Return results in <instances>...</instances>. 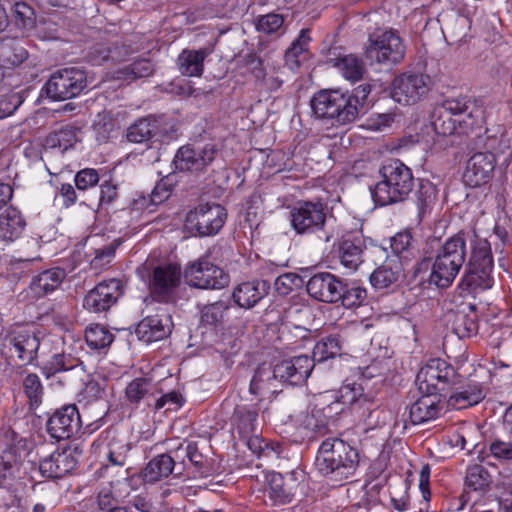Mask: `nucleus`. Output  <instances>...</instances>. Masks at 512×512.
<instances>
[{
	"label": "nucleus",
	"mask_w": 512,
	"mask_h": 512,
	"mask_svg": "<svg viewBox=\"0 0 512 512\" xmlns=\"http://www.w3.org/2000/svg\"><path fill=\"white\" fill-rule=\"evenodd\" d=\"M174 182L171 175H167L160 179L151 193L146 197L144 195L134 200L137 209L147 208L150 204L158 205L166 201L173 190Z\"/></svg>",
	"instance_id": "obj_38"
},
{
	"label": "nucleus",
	"mask_w": 512,
	"mask_h": 512,
	"mask_svg": "<svg viewBox=\"0 0 512 512\" xmlns=\"http://www.w3.org/2000/svg\"><path fill=\"white\" fill-rule=\"evenodd\" d=\"M154 72V65L149 59H137L132 63L123 66L115 72L118 80L134 81L139 78L148 77Z\"/></svg>",
	"instance_id": "obj_48"
},
{
	"label": "nucleus",
	"mask_w": 512,
	"mask_h": 512,
	"mask_svg": "<svg viewBox=\"0 0 512 512\" xmlns=\"http://www.w3.org/2000/svg\"><path fill=\"white\" fill-rule=\"evenodd\" d=\"M365 248V241L362 237L343 238L337 249L340 263L351 271L357 270L363 262Z\"/></svg>",
	"instance_id": "obj_31"
},
{
	"label": "nucleus",
	"mask_w": 512,
	"mask_h": 512,
	"mask_svg": "<svg viewBox=\"0 0 512 512\" xmlns=\"http://www.w3.org/2000/svg\"><path fill=\"white\" fill-rule=\"evenodd\" d=\"M125 54L126 50L123 46L117 44H97L91 51V59L96 64H101L106 61L118 62L123 60Z\"/></svg>",
	"instance_id": "obj_55"
},
{
	"label": "nucleus",
	"mask_w": 512,
	"mask_h": 512,
	"mask_svg": "<svg viewBox=\"0 0 512 512\" xmlns=\"http://www.w3.org/2000/svg\"><path fill=\"white\" fill-rule=\"evenodd\" d=\"M304 285L303 278L294 272L279 275L274 281V289L279 296H287Z\"/></svg>",
	"instance_id": "obj_59"
},
{
	"label": "nucleus",
	"mask_w": 512,
	"mask_h": 512,
	"mask_svg": "<svg viewBox=\"0 0 512 512\" xmlns=\"http://www.w3.org/2000/svg\"><path fill=\"white\" fill-rule=\"evenodd\" d=\"M489 456L501 464L512 463V438L504 440L495 437L488 444Z\"/></svg>",
	"instance_id": "obj_58"
},
{
	"label": "nucleus",
	"mask_w": 512,
	"mask_h": 512,
	"mask_svg": "<svg viewBox=\"0 0 512 512\" xmlns=\"http://www.w3.org/2000/svg\"><path fill=\"white\" fill-rule=\"evenodd\" d=\"M381 180L371 189L378 206L404 202L414 187L412 170L400 160H390L379 170Z\"/></svg>",
	"instance_id": "obj_4"
},
{
	"label": "nucleus",
	"mask_w": 512,
	"mask_h": 512,
	"mask_svg": "<svg viewBox=\"0 0 512 512\" xmlns=\"http://www.w3.org/2000/svg\"><path fill=\"white\" fill-rule=\"evenodd\" d=\"M230 304L226 300L204 305L200 311V322L204 326L212 328L222 327L228 317Z\"/></svg>",
	"instance_id": "obj_40"
},
{
	"label": "nucleus",
	"mask_w": 512,
	"mask_h": 512,
	"mask_svg": "<svg viewBox=\"0 0 512 512\" xmlns=\"http://www.w3.org/2000/svg\"><path fill=\"white\" fill-rule=\"evenodd\" d=\"M359 465V450L338 437L323 440L315 458L316 470L322 476L339 482L353 477Z\"/></svg>",
	"instance_id": "obj_3"
},
{
	"label": "nucleus",
	"mask_w": 512,
	"mask_h": 512,
	"mask_svg": "<svg viewBox=\"0 0 512 512\" xmlns=\"http://www.w3.org/2000/svg\"><path fill=\"white\" fill-rule=\"evenodd\" d=\"M390 248L400 260L410 261L415 257L417 248L413 233L410 229H404L396 233L390 239Z\"/></svg>",
	"instance_id": "obj_42"
},
{
	"label": "nucleus",
	"mask_w": 512,
	"mask_h": 512,
	"mask_svg": "<svg viewBox=\"0 0 512 512\" xmlns=\"http://www.w3.org/2000/svg\"><path fill=\"white\" fill-rule=\"evenodd\" d=\"M124 294V285L118 278L106 279L89 290L83 299V308L90 313L109 311Z\"/></svg>",
	"instance_id": "obj_15"
},
{
	"label": "nucleus",
	"mask_w": 512,
	"mask_h": 512,
	"mask_svg": "<svg viewBox=\"0 0 512 512\" xmlns=\"http://www.w3.org/2000/svg\"><path fill=\"white\" fill-rule=\"evenodd\" d=\"M339 401L361 412L362 417H371L376 411L374 401L363 393V387L358 383L343 385L339 389Z\"/></svg>",
	"instance_id": "obj_29"
},
{
	"label": "nucleus",
	"mask_w": 512,
	"mask_h": 512,
	"mask_svg": "<svg viewBox=\"0 0 512 512\" xmlns=\"http://www.w3.org/2000/svg\"><path fill=\"white\" fill-rule=\"evenodd\" d=\"M275 379H277L275 366L271 368L266 364H261L255 370L249 390L254 395H264L265 393L274 392L270 386L271 382Z\"/></svg>",
	"instance_id": "obj_49"
},
{
	"label": "nucleus",
	"mask_w": 512,
	"mask_h": 512,
	"mask_svg": "<svg viewBox=\"0 0 512 512\" xmlns=\"http://www.w3.org/2000/svg\"><path fill=\"white\" fill-rule=\"evenodd\" d=\"M356 100H351L348 92H339L335 112L331 119L332 126H343L353 123L359 116Z\"/></svg>",
	"instance_id": "obj_37"
},
{
	"label": "nucleus",
	"mask_w": 512,
	"mask_h": 512,
	"mask_svg": "<svg viewBox=\"0 0 512 512\" xmlns=\"http://www.w3.org/2000/svg\"><path fill=\"white\" fill-rule=\"evenodd\" d=\"M339 92L340 90H321L313 95L310 106L317 118L331 121Z\"/></svg>",
	"instance_id": "obj_36"
},
{
	"label": "nucleus",
	"mask_w": 512,
	"mask_h": 512,
	"mask_svg": "<svg viewBox=\"0 0 512 512\" xmlns=\"http://www.w3.org/2000/svg\"><path fill=\"white\" fill-rule=\"evenodd\" d=\"M484 398L479 385H468L461 391L454 392L447 400V406L451 409L461 410L478 404Z\"/></svg>",
	"instance_id": "obj_46"
},
{
	"label": "nucleus",
	"mask_w": 512,
	"mask_h": 512,
	"mask_svg": "<svg viewBox=\"0 0 512 512\" xmlns=\"http://www.w3.org/2000/svg\"><path fill=\"white\" fill-rule=\"evenodd\" d=\"M24 393L32 408H37L42 403L44 387L40 377L36 373H29L23 379Z\"/></svg>",
	"instance_id": "obj_57"
},
{
	"label": "nucleus",
	"mask_w": 512,
	"mask_h": 512,
	"mask_svg": "<svg viewBox=\"0 0 512 512\" xmlns=\"http://www.w3.org/2000/svg\"><path fill=\"white\" fill-rule=\"evenodd\" d=\"M366 298L367 291L365 288L356 283H343L339 301L344 307L349 309L359 307L365 302Z\"/></svg>",
	"instance_id": "obj_56"
},
{
	"label": "nucleus",
	"mask_w": 512,
	"mask_h": 512,
	"mask_svg": "<svg viewBox=\"0 0 512 512\" xmlns=\"http://www.w3.org/2000/svg\"><path fill=\"white\" fill-rule=\"evenodd\" d=\"M227 218L226 209L220 204H200L186 215V227L195 235L205 237L217 234Z\"/></svg>",
	"instance_id": "obj_12"
},
{
	"label": "nucleus",
	"mask_w": 512,
	"mask_h": 512,
	"mask_svg": "<svg viewBox=\"0 0 512 512\" xmlns=\"http://www.w3.org/2000/svg\"><path fill=\"white\" fill-rule=\"evenodd\" d=\"M400 276V267L385 262L370 275V283L375 289L382 290L396 283Z\"/></svg>",
	"instance_id": "obj_51"
},
{
	"label": "nucleus",
	"mask_w": 512,
	"mask_h": 512,
	"mask_svg": "<svg viewBox=\"0 0 512 512\" xmlns=\"http://www.w3.org/2000/svg\"><path fill=\"white\" fill-rule=\"evenodd\" d=\"M87 87V74L79 67H65L54 72L47 83L45 91L53 100H66L81 94Z\"/></svg>",
	"instance_id": "obj_10"
},
{
	"label": "nucleus",
	"mask_w": 512,
	"mask_h": 512,
	"mask_svg": "<svg viewBox=\"0 0 512 512\" xmlns=\"http://www.w3.org/2000/svg\"><path fill=\"white\" fill-rule=\"evenodd\" d=\"M82 420L75 404L64 405L48 418L47 433L51 438L61 441L70 439L81 428Z\"/></svg>",
	"instance_id": "obj_18"
},
{
	"label": "nucleus",
	"mask_w": 512,
	"mask_h": 512,
	"mask_svg": "<svg viewBox=\"0 0 512 512\" xmlns=\"http://www.w3.org/2000/svg\"><path fill=\"white\" fill-rule=\"evenodd\" d=\"M99 180L98 171L93 168H84L74 176V183L78 191H86L96 186Z\"/></svg>",
	"instance_id": "obj_64"
},
{
	"label": "nucleus",
	"mask_w": 512,
	"mask_h": 512,
	"mask_svg": "<svg viewBox=\"0 0 512 512\" xmlns=\"http://www.w3.org/2000/svg\"><path fill=\"white\" fill-rule=\"evenodd\" d=\"M343 282L330 272L313 274L306 284L307 293L314 299L326 303H336L340 299Z\"/></svg>",
	"instance_id": "obj_24"
},
{
	"label": "nucleus",
	"mask_w": 512,
	"mask_h": 512,
	"mask_svg": "<svg viewBox=\"0 0 512 512\" xmlns=\"http://www.w3.org/2000/svg\"><path fill=\"white\" fill-rule=\"evenodd\" d=\"M217 153L218 149L213 143L187 144L177 150L173 164L181 172H200L214 161Z\"/></svg>",
	"instance_id": "obj_17"
},
{
	"label": "nucleus",
	"mask_w": 512,
	"mask_h": 512,
	"mask_svg": "<svg viewBox=\"0 0 512 512\" xmlns=\"http://www.w3.org/2000/svg\"><path fill=\"white\" fill-rule=\"evenodd\" d=\"M314 369V360L303 354L284 359L275 365L276 378L292 386L305 383Z\"/></svg>",
	"instance_id": "obj_22"
},
{
	"label": "nucleus",
	"mask_w": 512,
	"mask_h": 512,
	"mask_svg": "<svg viewBox=\"0 0 512 512\" xmlns=\"http://www.w3.org/2000/svg\"><path fill=\"white\" fill-rule=\"evenodd\" d=\"M303 424L306 429L315 435L324 436L328 433V420L320 410H312L304 416Z\"/></svg>",
	"instance_id": "obj_63"
},
{
	"label": "nucleus",
	"mask_w": 512,
	"mask_h": 512,
	"mask_svg": "<svg viewBox=\"0 0 512 512\" xmlns=\"http://www.w3.org/2000/svg\"><path fill=\"white\" fill-rule=\"evenodd\" d=\"M406 55V46L399 33L386 29L371 34L365 47L368 60L383 66L400 64Z\"/></svg>",
	"instance_id": "obj_6"
},
{
	"label": "nucleus",
	"mask_w": 512,
	"mask_h": 512,
	"mask_svg": "<svg viewBox=\"0 0 512 512\" xmlns=\"http://www.w3.org/2000/svg\"><path fill=\"white\" fill-rule=\"evenodd\" d=\"M284 24V17L278 13L260 15L256 19V30L264 34H275Z\"/></svg>",
	"instance_id": "obj_62"
},
{
	"label": "nucleus",
	"mask_w": 512,
	"mask_h": 512,
	"mask_svg": "<svg viewBox=\"0 0 512 512\" xmlns=\"http://www.w3.org/2000/svg\"><path fill=\"white\" fill-rule=\"evenodd\" d=\"M3 61L10 66L22 64L28 57L27 50L16 39L4 37L1 39Z\"/></svg>",
	"instance_id": "obj_52"
},
{
	"label": "nucleus",
	"mask_w": 512,
	"mask_h": 512,
	"mask_svg": "<svg viewBox=\"0 0 512 512\" xmlns=\"http://www.w3.org/2000/svg\"><path fill=\"white\" fill-rule=\"evenodd\" d=\"M233 417L241 435L249 436L256 432L258 412L252 405H237Z\"/></svg>",
	"instance_id": "obj_47"
},
{
	"label": "nucleus",
	"mask_w": 512,
	"mask_h": 512,
	"mask_svg": "<svg viewBox=\"0 0 512 512\" xmlns=\"http://www.w3.org/2000/svg\"><path fill=\"white\" fill-rule=\"evenodd\" d=\"M305 478L303 470L295 469L287 473H272L268 477L266 493L273 505H285L293 501L296 490Z\"/></svg>",
	"instance_id": "obj_19"
},
{
	"label": "nucleus",
	"mask_w": 512,
	"mask_h": 512,
	"mask_svg": "<svg viewBox=\"0 0 512 512\" xmlns=\"http://www.w3.org/2000/svg\"><path fill=\"white\" fill-rule=\"evenodd\" d=\"M270 291V283L266 280L253 279L238 284L232 293L235 304L250 309L257 305Z\"/></svg>",
	"instance_id": "obj_26"
},
{
	"label": "nucleus",
	"mask_w": 512,
	"mask_h": 512,
	"mask_svg": "<svg viewBox=\"0 0 512 512\" xmlns=\"http://www.w3.org/2000/svg\"><path fill=\"white\" fill-rule=\"evenodd\" d=\"M490 472L480 464L470 465L466 469L465 487L470 491L486 493L492 485Z\"/></svg>",
	"instance_id": "obj_43"
},
{
	"label": "nucleus",
	"mask_w": 512,
	"mask_h": 512,
	"mask_svg": "<svg viewBox=\"0 0 512 512\" xmlns=\"http://www.w3.org/2000/svg\"><path fill=\"white\" fill-rule=\"evenodd\" d=\"M209 48L199 50L184 49L177 58L180 73L188 77H201L204 72V61L211 54Z\"/></svg>",
	"instance_id": "obj_32"
},
{
	"label": "nucleus",
	"mask_w": 512,
	"mask_h": 512,
	"mask_svg": "<svg viewBox=\"0 0 512 512\" xmlns=\"http://www.w3.org/2000/svg\"><path fill=\"white\" fill-rule=\"evenodd\" d=\"M28 451V441L12 429L0 437V482L13 478L20 470L22 456Z\"/></svg>",
	"instance_id": "obj_13"
},
{
	"label": "nucleus",
	"mask_w": 512,
	"mask_h": 512,
	"mask_svg": "<svg viewBox=\"0 0 512 512\" xmlns=\"http://www.w3.org/2000/svg\"><path fill=\"white\" fill-rule=\"evenodd\" d=\"M432 125L436 133L443 136L480 132L485 125V109L468 96L448 98L434 109Z\"/></svg>",
	"instance_id": "obj_2"
},
{
	"label": "nucleus",
	"mask_w": 512,
	"mask_h": 512,
	"mask_svg": "<svg viewBox=\"0 0 512 512\" xmlns=\"http://www.w3.org/2000/svg\"><path fill=\"white\" fill-rule=\"evenodd\" d=\"M97 441L101 442L102 444L106 442V455L110 463V465L105 467L106 473L112 472L113 468L115 467L123 468L127 460L128 452L130 450L129 444L118 438L116 431L112 428L101 432ZM129 478V469H121L120 479H117L116 483H120L121 480L126 481Z\"/></svg>",
	"instance_id": "obj_21"
},
{
	"label": "nucleus",
	"mask_w": 512,
	"mask_h": 512,
	"mask_svg": "<svg viewBox=\"0 0 512 512\" xmlns=\"http://www.w3.org/2000/svg\"><path fill=\"white\" fill-rule=\"evenodd\" d=\"M419 397L409 409V417L413 424H421L434 420L443 413V403L440 394L421 392Z\"/></svg>",
	"instance_id": "obj_27"
},
{
	"label": "nucleus",
	"mask_w": 512,
	"mask_h": 512,
	"mask_svg": "<svg viewBox=\"0 0 512 512\" xmlns=\"http://www.w3.org/2000/svg\"><path fill=\"white\" fill-rule=\"evenodd\" d=\"M64 269L56 267L41 272L32 281L31 288L38 295H44L57 289L64 280Z\"/></svg>",
	"instance_id": "obj_41"
},
{
	"label": "nucleus",
	"mask_w": 512,
	"mask_h": 512,
	"mask_svg": "<svg viewBox=\"0 0 512 512\" xmlns=\"http://www.w3.org/2000/svg\"><path fill=\"white\" fill-rule=\"evenodd\" d=\"M181 275V268L176 264L156 266L149 282L150 293L154 299L163 303H174Z\"/></svg>",
	"instance_id": "obj_16"
},
{
	"label": "nucleus",
	"mask_w": 512,
	"mask_h": 512,
	"mask_svg": "<svg viewBox=\"0 0 512 512\" xmlns=\"http://www.w3.org/2000/svg\"><path fill=\"white\" fill-rule=\"evenodd\" d=\"M180 451H184L188 461L195 467L196 472L199 474L200 477L206 478L212 475L213 470L207 464V460L202 455V453L199 452L197 443L189 442L185 448H183V446L181 445L178 448L177 453ZM176 457H179L178 454L176 455Z\"/></svg>",
	"instance_id": "obj_54"
},
{
	"label": "nucleus",
	"mask_w": 512,
	"mask_h": 512,
	"mask_svg": "<svg viewBox=\"0 0 512 512\" xmlns=\"http://www.w3.org/2000/svg\"><path fill=\"white\" fill-rule=\"evenodd\" d=\"M434 87L432 77L424 72L405 71L391 84V96L399 104L415 105L425 100Z\"/></svg>",
	"instance_id": "obj_7"
},
{
	"label": "nucleus",
	"mask_w": 512,
	"mask_h": 512,
	"mask_svg": "<svg viewBox=\"0 0 512 512\" xmlns=\"http://www.w3.org/2000/svg\"><path fill=\"white\" fill-rule=\"evenodd\" d=\"M496 157L491 152H478L467 161L463 181L467 186L479 187L488 183L493 176Z\"/></svg>",
	"instance_id": "obj_23"
},
{
	"label": "nucleus",
	"mask_w": 512,
	"mask_h": 512,
	"mask_svg": "<svg viewBox=\"0 0 512 512\" xmlns=\"http://www.w3.org/2000/svg\"><path fill=\"white\" fill-rule=\"evenodd\" d=\"M15 22L18 27L24 30H31L35 27L36 16L32 7L25 2H17L14 5Z\"/></svg>",
	"instance_id": "obj_61"
},
{
	"label": "nucleus",
	"mask_w": 512,
	"mask_h": 512,
	"mask_svg": "<svg viewBox=\"0 0 512 512\" xmlns=\"http://www.w3.org/2000/svg\"><path fill=\"white\" fill-rule=\"evenodd\" d=\"M172 329L171 314L164 308H158L154 314L146 316L138 323L135 333L139 340L148 344L166 338Z\"/></svg>",
	"instance_id": "obj_20"
},
{
	"label": "nucleus",
	"mask_w": 512,
	"mask_h": 512,
	"mask_svg": "<svg viewBox=\"0 0 512 512\" xmlns=\"http://www.w3.org/2000/svg\"><path fill=\"white\" fill-rule=\"evenodd\" d=\"M290 223L296 234L309 235L322 232L324 242H329L332 234L325 230L327 207L321 202L301 201L290 210Z\"/></svg>",
	"instance_id": "obj_8"
},
{
	"label": "nucleus",
	"mask_w": 512,
	"mask_h": 512,
	"mask_svg": "<svg viewBox=\"0 0 512 512\" xmlns=\"http://www.w3.org/2000/svg\"><path fill=\"white\" fill-rule=\"evenodd\" d=\"M159 119L155 116H148L137 120L128 128L127 139L134 143H143L158 134Z\"/></svg>",
	"instance_id": "obj_39"
},
{
	"label": "nucleus",
	"mask_w": 512,
	"mask_h": 512,
	"mask_svg": "<svg viewBox=\"0 0 512 512\" xmlns=\"http://www.w3.org/2000/svg\"><path fill=\"white\" fill-rule=\"evenodd\" d=\"M184 278L190 287L199 289H221L228 284V275L212 263L208 256H201L184 269Z\"/></svg>",
	"instance_id": "obj_11"
},
{
	"label": "nucleus",
	"mask_w": 512,
	"mask_h": 512,
	"mask_svg": "<svg viewBox=\"0 0 512 512\" xmlns=\"http://www.w3.org/2000/svg\"><path fill=\"white\" fill-rule=\"evenodd\" d=\"M77 461L68 452L55 451L40 461L39 471L46 478H62L76 468Z\"/></svg>",
	"instance_id": "obj_28"
},
{
	"label": "nucleus",
	"mask_w": 512,
	"mask_h": 512,
	"mask_svg": "<svg viewBox=\"0 0 512 512\" xmlns=\"http://www.w3.org/2000/svg\"><path fill=\"white\" fill-rule=\"evenodd\" d=\"M26 226V219L20 210L7 208L0 214V240L6 244L13 243L23 235Z\"/></svg>",
	"instance_id": "obj_30"
},
{
	"label": "nucleus",
	"mask_w": 512,
	"mask_h": 512,
	"mask_svg": "<svg viewBox=\"0 0 512 512\" xmlns=\"http://www.w3.org/2000/svg\"><path fill=\"white\" fill-rule=\"evenodd\" d=\"M80 129L72 124L61 126L46 137V144L50 148H58L66 151L72 148L78 141L77 134Z\"/></svg>",
	"instance_id": "obj_45"
},
{
	"label": "nucleus",
	"mask_w": 512,
	"mask_h": 512,
	"mask_svg": "<svg viewBox=\"0 0 512 512\" xmlns=\"http://www.w3.org/2000/svg\"><path fill=\"white\" fill-rule=\"evenodd\" d=\"M438 190L429 180H421L415 192L414 202L417 207V220L421 223L428 215L437 200Z\"/></svg>",
	"instance_id": "obj_34"
},
{
	"label": "nucleus",
	"mask_w": 512,
	"mask_h": 512,
	"mask_svg": "<svg viewBox=\"0 0 512 512\" xmlns=\"http://www.w3.org/2000/svg\"><path fill=\"white\" fill-rule=\"evenodd\" d=\"M341 354V343L336 335H329L321 338L314 346L313 355L314 365L318 362H324Z\"/></svg>",
	"instance_id": "obj_50"
},
{
	"label": "nucleus",
	"mask_w": 512,
	"mask_h": 512,
	"mask_svg": "<svg viewBox=\"0 0 512 512\" xmlns=\"http://www.w3.org/2000/svg\"><path fill=\"white\" fill-rule=\"evenodd\" d=\"M468 242L470 256L458 286L467 293L491 288L494 283L491 245L476 233L460 231L448 237L437 249L433 262L424 257L417 271L431 267L429 283L441 289L450 287L466 262Z\"/></svg>",
	"instance_id": "obj_1"
},
{
	"label": "nucleus",
	"mask_w": 512,
	"mask_h": 512,
	"mask_svg": "<svg viewBox=\"0 0 512 512\" xmlns=\"http://www.w3.org/2000/svg\"><path fill=\"white\" fill-rule=\"evenodd\" d=\"M125 398L135 408L153 413L177 410L184 403L180 392L173 390L163 393L157 383L146 377L135 378L129 382L125 388Z\"/></svg>",
	"instance_id": "obj_5"
},
{
	"label": "nucleus",
	"mask_w": 512,
	"mask_h": 512,
	"mask_svg": "<svg viewBox=\"0 0 512 512\" xmlns=\"http://www.w3.org/2000/svg\"><path fill=\"white\" fill-rule=\"evenodd\" d=\"M114 335L103 325L95 324L86 328L85 341L94 350H103L111 345Z\"/></svg>",
	"instance_id": "obj_53"
},
{
	"label": "nucleus",
	"mask_w": 512,
	"mask_h": 512,
	"mask_svg": "<svg viewBox=\"0 0 512 512\" xmlns=\"http://www.w3.org/2000/svg\"><path fill=\"white\" fill-rule=\"evenodd\" d=\"M333 66L344 79L352 83L361 81L367 72L365 62L355 54H347L336 58Z\"/></svg>",
	"instance_id": "obj_35"
},
{
	"label": "nucleus",
	"mask_w": 512,
	"mask_h": 512,
	"mask_svg": "<svg viewBox=\"0 0 512 512\" xmlns=\"http://www.w3.org/2000/svg\"><path fill=\"white\" fill-rule=\"evenodd\" d=\"M310 29H302L285 53V64L291 69H299L310 56Z\"/></svg>",
	"instance_id": "obj_33"
},
{
	"label": "nucleus",
	"mask_w": 512,
	"mask_h": 512,
	"mask_svg": "<svg viewBox=\"0 0 512 512\" xmlns=\"http://www.w3.org/2000/svg\"><path fill=\"white\" fill-rule=\"evenodd\" d=\"M77 366V359L71 354L55 352L39 365L42 373L50 378L57 373L69 371Z\"/></svg>",
	"instance_id": "obj_44"
},
{
	"label": "nucleus",
	"mask_w": 512,
	"mask_h": 512,
	"mask_svg": "<svg viewBox=\"0 0 512 512\" xmlns=\"http://www.w3.org/2000/svg\"><path fill=\"white\" fill-rule=\"evenodd\" d=\"M478 330V322L475 316H471L462 312L454 315L453 331L459 338H467L476 334Z\"/></svg>",
	"instance_id": "obj_60"
},
{
	"label": "nucleus",
	"mask_w": 512,
	"mask_h": 512,
	"mask_svg": "<svg viewBox=\"0 0 512 512\" xmlns=\"http://www.w3.org/2000/svg\"><path fill=\"white\" fill-rule=\"evenodd\" d=\"M460 375L452 364L441 358L429 359L418 371L416 383L420 392L440 394L459 383Z\"/></svg>",
	"instance_id": "obj_9"
},
{
	"label": "nucleus",
	"mask_w": 512,
	"mask_h": 512,
	"mask_svg": "<svg viewBox=\"0 0 512 512\" xmlns=\"http://www.w3.org/2000/svg\"><path fill=\"white\" fill-rule=\"evenodd\" d=\"M185 464L177 463L169 454H160L153 457L141 471V478L145 483L159 482L171 474L181 475Z\"/></svg>",
	"instance_id": "obj_25"
},
{
	"label": "nucleus",
	"mask_w": 512,
	"mask_h": 512,
	"mask_svg": "<svg viewBox=\"0 0 512 512\" xmlns=\"http://www.w3.org/2000/svg\"><path fill=\"white\" fill-rule=\"evenodd\" d=\"M3 346L16 356L22 365H34L40 348V339L31 329L17 325L7 332Z\"/></svg>",
	"instance_id": "obj_14"
}]
</instances>
